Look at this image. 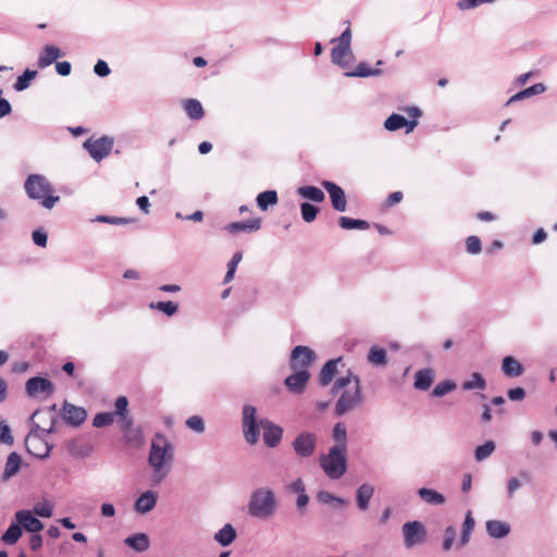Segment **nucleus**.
<instances>
[{
    "label": "nucleus",
    "mask_w": 557,
    "mask_h": 557,
    "mask_svg": "<svg viewBox=\"0 0 557 557\" xmlns=\"http://www.w3.org/2000/svg\"><path fill=\"white\" fill-rule=\"evenodd\" d=\"M257 409L252 405H244L242 429L245 441L249 445H256L260 437V429L263 430L264 444L276 447L283 437V429L268 419H257Z\"/></svg>",
    "instance_id": "1"
},
{
    "label": "nucleus",
    "mask_w": 557,
    "mask_h": 557,
    "mask_svg": "<svg viewBox=\"0 0 557 557\" xmlns=\"http://www.w3.org/2000/svg\"><path fill=\"white\" fill-rule=\"evenodd\" d=\"M174 445L162 433H156L150 443L148 463L152 470L150 481L159 485L170 473L174 460Z\"/></svg>",
    "instance_id": "2"
},
{
    "label": "nucleus",
    "mask_w": 557,
    "mask_h": 557,
    "mask_svg": "<svg viewBox=\"0 0 557 557\" xmlns=\"http://www.w3.org/2000/svg\"><path fill=\"white\" fill-rule=\"evenodd\" d=\"M342 391L335 404V414L342 417L347 412L357 408L363 400L361 381L358 375L350 371L345 375L336 379L333 384L332 393Z\"/></svg>",
    "instance_id": "3"
},
{
    "label": "nucleus",
    "mask_w": 557,
    "mask_h": 557,
    "mask_svg": "<svg viewBox=\"0 0 557 557\" xmlns=\"http://www.w3.org/2000/svg\"><path fill=\"white\" fill-rule=\"evenodd\" d=\"M277 510V499L272 488L261 486L256 488L248 502L249 516L257 519H269Z\"/></svg>",
    "instance_id": "4"
},
{
    "label": "nucleus",
    "mask_w": 557,
    "mask_h": 557,
    "mask_svg": "<svg viewBox=\"0 0 557 557\" xmlns=\"http://www.w3.org/2000/svg\"><path fill=\"white\" fill-rule=\"evenodd\" d=\"M40 413L36 410L30 417L33 423L32 430L25 438V447L27 451L34 457L44 459L49 456L52 446L47 441V435L53 431V421L48 429L41 428L34 420Z\"/></svg>",
    "instance_id": "5"
},
{
    "label": "nucleus",
    "mask_w": 557,
    "mask_h": 557,
    "mask_svg": "<svg viewBox=\"0 0 557 557\" xmlns=\"http://www.w3.org/2000/svg\"><path fill=\"white\" fill-rule=\"evenodd\" d=\"M24 188L30 199L39 200L46 209H52L60 200L59 196L51 195L52 186L41 174H30L24 183Z\"/></svg>",
    "instance_id": "6"
},
{
    "label": "nucleus",
    "mask_w": 557,
    "mask_h": 557,
    "mask_svg": "<svg viewBox=\"0 0 557 557\" xmlns=\"http://www.w3.org/2000/svg\"><path fill=\"white\" fill-rule=\"evenodd\" d=\"M320 467L330 479H341L347 470L346 446H332L327 454L320 457Z\"/></svg>",
    "instance_id": "7"
},
{
    "label": "nucleus",
    "mask_w": 557,
    "mask_h": 557,
    "mask_svg": "<svg viewBox=\"0 0 557 557\" xmlns=\"http://www.w3.org/2000/svg\"><path fill=\"white\" fill-rule=\"evenodd\" d=\"M405 111L410 120H407L400 114L393 113L385 120L384 127L389 132H395L405 127L406 134L412 133L418 125V119L422 115V111L416 106L409 107L405 109Z\"/></svg>",
    "instance_id": "8"
},
{
    "label": "nucleus",
    "mask_w": 557,
    "mask_h": 557,
    "mask_svg": "<svg viewBox=\"0 0 557 557\" xmlns=\"http://www.w3.org/2000/svg\"><path fill=\"white\" fill-rule=\"evenodd\" d=\"M332 42H336V46L332 49V62L341 67H346L352 58V51L350 48L351 44V32L347 27L339 37L334 38Z\"/></svg>",
    "instance_id": "9"
},
{
    "label": "nucleus",
    "mask_w": 557,
    "mask_h": 557,
    "mask_svg": "<svg viewBox=\"0 0 557 557\" xmlns=\"http://www.w3.org/2000/svg\"><path fill=\"white\" fill-rule=\"evenodd\" d=\"M83 146L95 161L100 162L110 154L113 148V139L108 136L97 139L89 138Z\"/></svg>",
    "instance_id": "10"
},
{
    "label": "nucleus",
    "mask_w": 557,
    "mask_h": 557,
    "mask_svg": "<svg viewBox=\"0 0 557 557\" xmlns=\"http://www.w3.org/2000/svg\"><path fill=\"white\" fill-rule=\"evenodd\" d=\"M318 437L312 432L299 433L292 443L295 454L300 458L311 457L317 448Z\"/></svg>",
    "instance_id": "11"
},
{
    "label": "nucleus",
    "mask_w": 557,
    "mask_h": 557,
    "mask_svg": "<svg viewBox=\"0 0 557 557\" xmlns=\"http://www.w3.org/2000/svg\"><path fill=\"white\" fill-rule=\"evenodd\" d=\"M404 545L406 548H412L424 542L426 531L419 521H409L403 525Z\"/></svg>",
    "instance_id": "12"
},
{
    "label": "nucleus",
    "mask_w": 557,
    "mask_h": 557,
    "mask_svg": "<svg viewBox=\"0 0 557 557\" xmlns=\"http://www.w3.org/2000/svg\"><path fill=\"white\" fill-rule=\"evenodd\" d=\"M313 360L314 351L307 346L299 345L292 350L289 364L293 370H308Z\"/></svg>",
    "instance_id": "13"
},
{
    "label": "nucleus",
    "mask_w": 557,
    "mask_h": 557,
    "mask_svg": "<svg viewBox=\"0 0 557 557\" xmlns=\"http://www.w3.org/2000/svg\"><path fill=\"white\" fill-rule=\"evenodd\" d=\"M321 185L327 191L333 209L338 212H345L347 199L344 189L331 181H323Z\"/></svg>",
    "instance_id": "14"
},
{
    "label": "nucleus",
    "mask_w": 557,
    "mask_h": 557,
    "mask_svg": "<svg viewBox=\"0 0 557 557\" xmlns=\"http://www.w3.org/2000/svg\"><path fill=\"white\" fill-rule=\"evenodd\" d=\"M15 520L21 525L22 530L29 533H39L44 529V523L32 510L16 511Z\"/></svg>",
    "instance_id": "15"
},
{
    "label": "nucleus",
    "mask_w": 557,
    "mask_h": 557,
    "mask_svg": "<svg viewBox=\"0 0 557 557\" xmlns=\"http://www.w3.org/2000/svg\"><path fill=\"white\" fill-rule=\"evenodd\" d=\"M295 372L287 376L284 381L289 392L300 394L304 392L309 379L310 373L306 369L294 370Z\"/></svg>",
    "instance_id": "16"
},
{
    "label": "nucleus",
    "mask_w": 557,
    "mask_h": 557,
    "mask_svg": "<svg viewBox=\"0 0 557 557\" xmlns=\"http://www.w3.org/2000/svg\"><path fill=\"white\" fill-rule=\"evenodd\" d=\"M485 531L491 539L502 540L510 534L511 525L504 520L490 519L485 522Z\"/></svg>",
    "instance_id": "17"
},
{
    "label": "nucleus",
    "mask_w": 557,
    "mask_h": 557,
    "mask_svg": "<svg viewBox=\"0 0 557 557\" xmlns=\"http://www.w3.org/2000/svg\"><path fill=\"white\" fill-rule=\"evenodd\" d=\"M53 391L54 388L52 383L45 377L35 376L30 377L26 382V392L30 397H35L41 393L46 395H51Z\"/></svg>",
    "instance_id": "18"
},
{
    "label": "nucleus",
    "mask_w": 557,
    "mask_h": 557,
    "mask_svg": "<svg viewBox=\"0 0 557 557\" xmlns=\"http://www.w3.org/2000/svg\"><path fill=\"white\" fill-rule=\"evenodd\" d=\"M63 418L67 424L78 426L86 420L87 411L83 407L64 403Z\"/></svg>",
    "instance_id": "19"
},
{
    "label": "nucleus",
    "mask_w": 557,
    "mask_h": 557,
    "mask_svg": "<svg viewBox=\"0 0 557 557\" xmlns=\"http://www.w3.org/2000/svg\"><path fill=\"white\" fill-rule=\"evenodd\" d=\"M157 499L158 495L156 492L146 491L136 499L134 508L138 513L145 515L156 507Z\"/></svg>",
    "instance_id": "20"
},
{
    "label": "nucleus",
    "mask_w": 557,
    "mask_h": 557,
    "mask_svg": "<svg viewBox=\"0 0 557 557\" xmlns=\"http://www.w3.org/2000/svg\"><path fill=\"white\" fill-rule=\"evenodd\" d=\"M262 221L260 218L250 219L243 222H233L225 226V230L231 233L247 232L252 233L261 228Z\"/></svg>",
    "instance_id": "21"
},
{
    "label": "nucleus",
    "mask_w": 557,
    "mask_h": 557,
    "mask_svg": "<svg viewBox=\"0 0 557 557\" xmlns=\"http://www.w3.org/2000/svg\"><path fill=\"white\" fill-rule=\"evenodd\" d=\"M127 407H128L127 398L125 396H120L115 400V411L112 412V413H115V417L119 418V420L122 424V429L124 431H127L133 424V420L128 414Z\"/></svg>",
    "instance_id": "22"
},
{
    "label": "nucleus",
    "mask_w": 557,
    "mask_h": 557,
    "mask_svg": "<svg viewBox=\"0 0 557 557\" xmlns=\"http://www.w3.org/2000/svg\"><path fill=\"white\" fill-rule=\"evenodd\" d=\"M374 487L368 483L361 484L356 491V503L360 511H366L369 508L370 500L373 497Z\"/></svg>",
    "instance_id": "23"
},
{
    "label": "nucleus",
    "mask_w": 557,
    "mask_h": 557,
    "mask_svg": "<svg viewBox=\"0 0 557 557\" xmlns=\"http://www.w3.org/2000/svg\"><path fill=\"white\" fill-rule=\"evenodd\" d=\"M417 495L423 503L431 506H441L446 502L445 496L433 488L421 487L417 491Z\"/></svg>",
    "instance_id": "24"
},
{
    "label": "nucleus",
    "mask_w": 557,
    "mask_h": 557,
    "mask_svg": "<svg viewBox=\"0 0 557 557\" xmlns=\"http://www.w3.org/2000/svg\"><path fill=\"white\" fill-rule=\"evenodd\" d=\"M62 55L63 53L59 48L48 45L41 50L37 64L40 69H45Z\"/></svg>",
    "instance_id": "25"
},
{
    "label": "nucleus",
    "mask_w": 557,
    "mask_h": 557,
    "mask_svg": "<svg viewBox=\"0 0 557 557\" xmlns=\"http://www.w3.org/2000/svg\"><path fill=\"white\" fill-rule=\"evenodd\" d=\"M546 90V86L542 83H536L517 94H515L513 96H511L507 102H506V106H510L511 103L513 102H517V101H522L527 98H530L532 96H536V95H541L543 94L544 91Z\"/></svg>",
    "instance_id": "26"
},
{
    "label": "nucleus",
    "mask_w": 557,
    "mask_h": 557,
    "mask_svg": "<svg viewBox=\"0 0 557 557\" xmlns=\"http://www.w3.org/2000/svg\"><path fill=\"white\" fill-rule=\"evenodd\" d=\"M502 370L508 377H518L523 373V366L516 358L507 356L503 359Z\"/></svg>",
    "instance_id": "27"
},
{
    "label": "nucleus",
    "mask_w": 557,
    "mask_h": 557,
    "mask_svg": "<svg viewBox=\"0 0 557 557\" xmlns=\"http://www.w3.org/2000/svg\"><path fill=\"white\" fill-rule=\"evenodd\" d=\"M434 371L430 368L417 371L414 375V387L420 391L429 389L434 380Z\"/></svg>",
    "instance_id": "28"
},
{
    "label": "nucleus",
    "mask_w": 557,
    "mask_h": 557,
    "mask_svg": "<svg viewBox=\"0 0 557 557\" xmlns=\"http://www.w3.org/2000/svg\"><path fill=\"white\" fill-rule=\"evenodd\" d=\"M236 530L231 523L224 524L213 536L214 541L222 546H228L236 539Z\"/></svg>",
    "instance_id": "29"
},
{
    "label": "nucleus",
    "mask_w": 557,
    "mask_h": 557,
    "mask_svg": "<svg viewBox=\"0 0 557 557\" xmlns=\"http://www.w3.org/2000/svg\"><path fill=\"white\" fill-rule=\"evenodd\" d=\"M22 459L17 453H11L5 461L4 471L2 473V479L4 481L9 480L10 478L14 476L20 468H21Z\"/></svg>",
    "instance_id": "30"
},
{
    "label": "nucleus",
    "mask_w": 557,
    "mask_h": 557,
    "mask_svg": "<svg viewBox=\"0 0 557 557\" xmlns=\"http://www.w3.org/2000/svg\"><path fill=\"white\" fill-rule=\"evenodd\" d=\"M341 361L339 359H332L325 362L322 367L319 375V381L322 386H326L331 383L332 379L337 372V363Z\"/></svg>",
    "instance_id": "31"
},
{
    "label": "nucleus",
    "mask_w": 557,
    "mask_h": 557,
    "mask_svg": "<svg viewBox=\"0 0 557 557\" xmlns=\"http://www.w3.org/2000/svg\"><path fill=\"white\" fill-rule=\"evenodd\" d=\"M125 544L136 552H145L149 548L150 541L147 534L136 533L126 537Z\"/></svg>",
    "instance_id": "32"
},
{
    "label": "nucleus",
    "mask_w": 557,
    "mask_h": 557,
    "mask_svg": "<svg viewBox=\"0 0 557 557\" xmlns=\"http://www.w3.org/2000/svg\"><path fill=\"white\" fill-rule=\"evenodd\" d=\"M256 202L260 210L267 211L270 207H273L278 202L277 193L275 190L262 191L258 194Z\"/></svg>",
    "instance_id": "33"
},
{
    "label": "nucleus",
    "mask_w": 557,
    "mask_h": 557,
    "mask_svg": "<svg viewBox=\"0 0 557 557\" xmlns=\"http://www.w3.org/2000/svg\"><path fill=\"white\" fill-rule=\"evenodd\" d=\"M297 194L305 199L314 201V202H323L325 199L324 193L315 187V186H300L297 188Z\"/></svg>",
    "instance_id": "34"
},
{
    "label": "nucleus",
    "mask_w": 557,
    "mask_h": 557,
    "mask_svg": "<svg viewBox=\"0 0 557 557\" xmlns=\"http://www.w3.org/2000/svg\"><path fill=\"white\" fill-rule=\"evenodd\" d=\"M184 110L187 116L191 120H201L205 115L202 104L197 99H187L184 101Z\"/></svg>",
    "instance_id": "35"
},
{
    "label": "nucleus",
    "mask_w": 557,
    "mask_h": 557,
    "mask_svg": "<svg viewBox=\"0 0 557 557\" xmlns=\"http://www.w3.org/2000/svg\"><path fill=\"white\" fill-rule=\"evenodd\" d=\"M474 525H475V521L472 517V513H471V511H468L465 517V521L462 523V533H461V536L458 542L459 548L466 546L469 543L471 533L474 529Z\"/></svg>",
    "instance_id": "36"
},
{
    "label": "nucleus",
    "mask_w": 557,
    "mask_h": 557,
    "mask_svg": "<svg viewBox=\"0 0 557 557\" xmlns=\"http://www.w3.org/2000/svg\"><path fill=\"white\" fill-rule=\"evenodd\" d=\"M368 362L372 366H385L387 363V354L383 347L372 346L368 354Z\"/></svg>",
    "instance_id": "37"
},
{
    "label": "nucleus",
    "mask_w": 557,
    "mask_h": 557,
    "mask_svg": "<svg viewBox=\"0 0 557 557\" xmlns=\"http://www.w3.org/2000/svg\"><path fill=\"white\" fill-rule=\"evenodd\" d=\"M382 74V71L379 69H371L367 63L361 62L357 65L355 71L348 72L345 75L349 77H370V76H379Z\"/></svg>",
    "instance_id": "38"
},
{
    "label": "nucleus",
    "mask_w": 557,
    "mask_h": 557,
    "mask_svg": "<svg viewBox=\"0 0 557 557\" xmlns=\"http://www.w3.org/2000/svg\"><path fill=\"white\" fill-rule=\"evenodd\" d=\"M486 388V380L479 372H473L470 375V379L462 383V389L472 391V389H485Z\"/></svg>",
    "instance_id": "39"
},
{
    "label": "nucleus",
    "mask_w": 557,
    "mask_h": 557,
    "mask_svg": "<svg viewBox=\"0 0 557 557\" xmlns=\"http://www.w3.org/2000/svg\"><path fill=\"white\" fill-rule=\"evenodd\" d=\"M338 224L344 230H368L370 224L364 220L351 219L348 216H341Z\"/></svg>",
    "instance_id": "40"
},
{
    "label": "nucleus",
    "mask_w": 557,
    "mask_h": 557,
    "mask_svg": "<svg viewBox=\"0 0 557 557\" xmlns=\"http://www.w3.org/2000/svg\"><path fill=\"white\" fill-rule=\"evenodd\" d=\"M149 308L153 309V310H158L168 317H172L177 312L178 304L174 302V301L150 302Z\"/></svg>",
    "instance_id": "41"
},
{
    "label": "nucleus",
    "mask_w": 557,
    "mask_h": 557,
    "mask_svg": "<svg viewBox=\"0 0 557 557\" xmlns=\"http://www.w3.org/2000/svg\"><path fill=\"white\" fill-rule=\"evenodd\" d=\"M22 535V528L18 523H11L2 535V541L9 545L15 544Z\"/></svg>",
    "instance_id": "42"
},
{
    "label": "nucleus",
    "mask_w": 557,
    "mask_h": 557,
    "mask_svg": "<svg viewBox=\"0 0 557 557\" xmlns=\"http://www.w3.org/2000/svg\"><path fill=\"white\" fill-rule=\"evenodd\" d=\"M495 443L493 441H486L484 444L478 446L474 450V458L476 461H483L488 458L495 450Z\"/></svg>",
    "instance_id": "43"
},
{
    "label": "nucleus",
    "mask_w": 557,
    "mask_h": 557,
    "mask_svg": "<svg viewBox=\"0 0 557 557\" xmlns=\"http://www.w3.org/2000/svg\"><path fill=\"white\" fill-rule=\"evenodd\" d=\"M37 76V71L26 70L20 75L14 84V89L17 91L28 88L30 82Z\"/></svg>",
    "instance_id": "44"
},
{
    "label": "nucleus",
    "mask_w": 557,
    "mask_h": 557,
    "mask_svg": "<svg viewBox=\"0 0 557 557\" xmlns=\"http://www.w3.org/2000/svg\"><path fill=\"white\" fill-rule=\"evenodd\" d=\"M317 499L319 503L324 504V505L331 504V503H335L339 506L347 505V500L345 498L335 496L334 494H332L331 492H327V491H320L317 494Z\"/></svg>",
    "instance_id": "45"
},
{
    "label": "nucleus",
    "mask_w": 557,
    "mask_h": 557,
    "mask_svg": "<svg viewBox=\"0 0 557 557\" xmlns=\"http://www.w3.org/2000/svg\"><path fill=\"white\" fill-rule=\"evenodd\" d=\"M301 218L306 223H311L317 219L318 208L309 202H302L300 205Z\"/></svg>",
    "instance_id": "46"
},
{
    "label": "nucleus",
    "mask_w": 557,
    "mask_h": 557,
    "mask_svg": "<svg viewBox=\"0 0 557 557\" xmlns=\"http://www.w3.org/2000/svg\"><path fill=\"white\" fill-rule=\"evenodd\" d=\"M115 413L112 412H100L94 417L92 425L95 428H104L111 425L114 422Z\"/></svg>",
    "instance_id": "47"
},
{
    "label": "nucleus",
    "mask_w": 557,
    "mask_h": 557,
    "mask_svg": "<svg viewBox=\"0 0 557 557\" xmlns=\"http://www.w3.org/2000/svg\"><path fill=\"white\" fill-rule=\"evenodd\" d=\"M456 387H457V385H456L455 382H453L450 380H446V381H443V382L438 383L433 388L432 395L434 397H443L446 394L453 392Z\"/></svg>",
    "instance_id": "48"
},
{
    "label": "nucleus",
    "mask_w": 557,
    "mask_h": 557,
    "mask_svg": "<svg viewBox=\"0 0 557 557\" xmlns=\"http://www.w3.org/2000/svg\"><path fill=\"white\" fill-rule=\"evenodd\" d=\"M32 511L38 517L50 518L53 513V505L45 500L36 504Z\"/></svg>",
    "instance_id": "49"
},
{
    "label": "nucleus",
    "mask_w": 557,
    "mask_h": 557,
    "mask_svg": "<svg viewBox=\"0 0 557 557\" xmlns=\"http://www.w3.org/2000/svg\"><path fill=\"white\" fill-rule=\"evenodd\" d=\"M466 250L470 255H478L482 250V244L481 239L475 236L471 235L466 239Z\"/></svg>",
    "instance_id": "50"
},
{
    "label": "nucleus",
    "mask_w": 557,
    "mask_h": 557,
    "mask_svg": "<svg viewBox=\"0 0 557 557\" xmlns=\"http://www.w3.org/2000/svg\"><path fill=\"white\" fill-rule=\"evenodd\" d=\"M347 430L344 423L338 422L333 428V438L338 443L337 445L346 446Z\"/></svg>",
    "instance_id": "51"
},
{
    "label": "nucleus",
    "mask_w": 557,
    "mask_h": 557,
    "mask_svg": "<svg viewBox=\"0 0 557 557\" xmlns=\"http://www.w3.org/2000/svg\"><path fill=\"white\" fill-rule=\"evenodd\" d=\"M495 0H458L457 7L459 10H472L485 3H493Z\"/></svg>",
    "instance_id": "52"
},
{
    "label": "nucleus",
    "mask_w": 557,
    "mask_h": 557,
    "mask_svg": "<svg viewBox=\"0 0 557 557\" xmlns=\"http://www.w3.org/2000/svg\"><path fill=\"white\" fill-rule=\"evenodd\" d=\"M186 425L188 429L193 430L196 433H203L205 431V422L200 416H191L186 420Z\"/></svg>",
    "instance_id": "53"
},
{
    "label": "nucleus",
    "mask_w": 557,
    "mask_h": 557,
    "mask_svg": "<svg viewBox=\"0 0 557 557\" xmlns=\"http://www.w3.org/2000/svg\"><path fill=\"white\" fill-rule=\"evenodd\" d=\"M94 221L101 222V223L114 224V225L128 224V223L133 222L132 219L110 216V215H97Z\"/></svg>",
    "instance_id": "54"
},
{
    "label": "nucleus",
    "mask_w": 557,
    "mask_h": 557,
    "mask_svg": "<svg viewBox=\"0 0 557 557\" xmlns=\"http://www.w3.org/2000/svg\"><path fill=\"white\" fill-rule=\"evenodd\" d=\"M0 442L7 445L13 444L11 429L5 421L0 422Z\"/></svg>",
    "instance_id": "55"
},
{
    "label": "nucleus",
    "mask_w": 557,
    "mask_h": 557,
    "mask_svg": "<svg viewBox=\"0 0 557 557\" xmlns=\"http://www.w3.org/2000/svg\"><path fill=\"white\" fill-rule=\"evenodd\" d=\"M456 539V530L454 527H447L444 532V542H443V549L445 552H448Z\"/></svg>",
    "instance_id": "56"
},
{
    "label": "nucleus",
    "mask_w": 557,
    "mask_h": 557,
    "mask_svg": "<svg viewBox=\"0 0 557 557\" xmlns=\"http://www.w3.org/2000/svg\"><path fill=\"white\" fill-rule=\"evenodd\" d=\"M287 491L289 493H294V494H298V495L305 493L306 487H305L304 481L300 478L294 480L293 482H290L287 485Z\"/></svg>",
    "instance_id": "57"
},
{
    "label": "nucleus",
    "mask_w": 557,
    "mask_h": 557,
    "mask_svg": "<svg viewBox=\"0 0 557 557\" xmlns=\"http://www.w3.org/2000/svg\"><path fill=\"white\" fill-rule=\"evenodd\" d=\"M94 72L100 77H106L110 74L111 71L106 61L98 60L94 66Z\"/></svg>",
    "instance_id": "58"
},
{
    "label": "nucleus",
    "mask_w": 557,
    "mask_h": 557,
    "mask_svg": "<svg viewBox=\"0 0 557 557\" xmlns=\"http://www.w3.org/2000/svg\"><path fill=\"white\" fill-rule=\"evenodd\" d=\"M522 486V482L518 478H510L507 483V496L511 498L516 491Z\"/></svg>",
    "instance_id": "59"
},
{
    "label": "nucleus",
    "mask_w": 557,
    "mask_h": 557,
    "mask_svg": "<svg viewBox=\"0 0 557 557\" xmlns=\"http://www.w3.org/2000/svg\"><path fill=\"white\" fill-rule=\"evenodd\" d=\"M507 396L512 401H520L525 397V391L522 387H515L507 392Z\"/></svg>",
    "instance_id": "60"
},
{
    "label": "nucleus",
    "mask_w": 557,
    "mask_h": 557,
    "mask_svg": "<svg viewBox=\"0 0 557 557\" xmlns=\"http://www.w3.org/2000/svg\"><path fill=\"white\" fill-rule=\"evenodd\" d=\"M33 242L35 245L39 247H46L47 246V234L42 231H34L32 235Z\"/></svg>",
    "instance_id": "61"
},
{
    "label": "nucleus",
    "mask_w": 557,
    "mask_h": 557,
    "mask_svg": "<svg viewBox=\"0 0 557 557\" xmlns=\"http://www.w3.org/2000/svg\"><path fill=\"white\" fill-rule=\"evenodd\" d=\"M42 546V537L39 533H33L29 539V547L32 550L37 552Z\"/></svg>",
    "instance_id": "62"
},
{
    "label": "nucleus",
    "mask_w": 557,
    "mask_h": 557,
    "mask_svg": "<svg viewBox=\"0 0 557 557\" xmlns=\"http://www.w3.org/2000/svg\"><path fill=\"white\" fill-rule=\"evenodd\" d=\"M55 70L59 75L61 76H67L71 73L72 66L71 63L67 61L58 62L55 64Z\"/></svg>",
    "instance_id": "63"
},
{
    "label": "nucleus",
    "mask_w": 557,
    "mask_h": 557,
    "mask_svg": "<svg viewBox=\"0 0 557 557\" xmlns=\"http://www.w3.org/2000/svg\"><path fill=\"white\" fill-rule=\"evenodd\" d=\"M138 208L146 214L150 212V202L147 196H140L136 200Z\"/></svg>",
    "instance_id": "64"
}]
</instances>
